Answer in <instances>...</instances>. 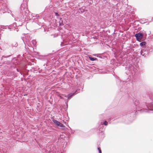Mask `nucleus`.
<instances>
[{"label":"nucleus","mask_w":153,"mask_h":153,"mask_svg":"<svg viewBox=\"0 0 153 153\" xmlns=\"http://www.w3.org/2000/svg\"><path fill=\"white\" fill-rule=\"evenodd\" d=\"M21 12L23 14H25L28 13L29 11L27 7L26 4H22L21 7Z\"/></svg>","instance_id":"f257e3e1"},{"label":"nucleus","mask_w":153,"mask_h":153,"mask_svg":"<svg viewBox=\"0 0 153 153\" xmlns=\"http://www.w3.org/2000/svg\"><path fill=\"white\" fill-rule=\"evenodd\" d=\"M143 35V34L142 33H138L135 34V36L136 37L137 41L140 42L142 39Z\"/></svg>","instance_id":"f03ea898"},{"label":"nucleus","mask_w":153,"mask_h":153,"mask_svg":"<svg viewBox=\"0 0 153 153\" xmlns=\"http://www.w3.org/2000/svg\"><path fill=\"white\" fill-rule=\"evenodd\" d=\"M74 93L73 94H68V95H65V97H67L68 98V100H69L70 98H71V97H72V96H73L74 94Z\"/></svg>","instance_id":"7ed1b4c3"},{"label":"nucleus","mask_w":153,"mask_h":153,"mask_svg":"<svg viewBox=\"0 0 153 153\" xmlns=\"http://www.w3.org/2000/svg\"><path fill=\"white\" fill-rule=\"evenodd\" d=\"M53 121L55 124L57 126H58L59 125L60 123V122L55 120H53Z\"/></svg>","instance_id":"20e7f679"},{"label":"nucleus","mask_w":153,"mask_h":153,"mask_svg":"<svg viewBox=\"0 0 153 153\" xmlns=\"http://www.w3.org/2000/svg\"><path fill=\"white\" fill-rule=\"evenodd\" d=\"M85 7H83L80 8L79 10L80 11L81 13H82L85 11Z\"/></svg>","instance_id":"39448f33"},{"label":"nucleus","mask_w":153,"mask_h":153,"mask_svg":"<svg viewBox=\"0 0 153 153\" xmlns=\"http://www.w3.org/2000/svg\"><path fill=\"white\" fill-rule=\"evenodd\" d=\"M90 59L92 61H93L94 60H96L97 59V58H96L92 57H89Z\"/></svg>","instance_id":"423d86ee"},{"label":"nucleus","mask_w":153,"mask_h":153,"mask_svg":"<svg viewBox=\"0 0 153 153\" xmlns=\"http://www.w3.org/2000/svg\"><path fill=\"white\" fill-rule=\"evenodd\" d=\"M146 42H143L140 43V45L141 46H143L145 45Z\"/></svg>","instance_id":"0eeeda50"},{"label":"nucleus","mask_w":153,"mask_h":153,"mask_svg":"<svg viewBox=\"0 0 153 153\" xmlns=\"http://www.w3.org/2000/svg\"><path fill=\"white\" fill-rule=\"evenodd\" d=\"M32 42L34 45H35L36 44V41L35 40H32Z\"/></svg>","instance_id":"6e6552de"},{"label":"nucleus","mask_w":153,"mask_h":153,"mask_svg":"<svg viewBox=\"0 0 153 153\" xmlns=\"http://www.w3.org/2000/svg\"><path fill=\"white\" fill-rule=\"evenodd\" d=\"M101 124L102 125H104L105 126H107L108 125V122L106 121H105L103 123H101Z\"/></svg>","instance_id":"1a4fd4ad"},{"label":"nucleus","mask_w":153,"mask_h":153,"mask_svg":"<svg viewBox=\"0 0 153 153\" xmlns=\"http://www.w3.org/2000/svg\"><path fill=\"white\" fill-rule=\"evenodd\" d=\"M58 126H59L60 127H65L63 125L62 123H60L59 124V125Z\"/></svg>","instance_id":"9d476101"},{"label":"nucleus","mask_w":153,"mask_h":153,"mask_svg":"<svg viewBox=\"0 0 153 153\" xmlns=\"http://www.w3.org/2000/svg\"><path fill=\"white\" fill-rule=\"evenodd\" d=\"M98 150L99 153H102L101 151V150L100 149V148L98 147Z\"/></svg>","instance_id":"9b49d317"},{"label":"nucleus","mask_w":153,"mask_h":153,"mask_svg":"<svg viewBox=\"0 0 153 153\" xmlns=\"http://www.w3.org/2000/svg\"><path fill=\"white\" fill-rule=\"evenodd\" d=\"M59 97L61 98H62V99H63V97H62V96H60V95H59Z\"/></svg>","instance_id":"f8f14e48"},{"label":"nucleus","mask_w":153,"mask_h":153,"mask_svg":"<svg viewBox=\"0 0 153 153\" xmlns=\"http://www.w3.org/2000/svg\"><path fill=\"white\" fill-rule=\"evenodd\" d=\"M63 122H64V123H66V122H64V121H63Z\"/></svg>","instance_id":"ddd939ff"}]
</instances>
